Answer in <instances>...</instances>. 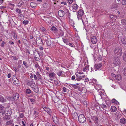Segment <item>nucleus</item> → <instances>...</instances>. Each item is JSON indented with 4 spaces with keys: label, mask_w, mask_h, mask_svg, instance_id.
Wrapping results in <instances>:
<instances>
[{
    "label": "nucleus",
    "mask_w": 126,
    "mask_h": 126,
    "mask_svg": "<svg viewBox=\"0 0 126 126\" xmlns=\"http://www.w3.org/2000/svg\"><path fill=\"white\" fill-rule=\"evenodd\" d=\"M113 63L115 66L119 65L120 64L121 61L117 56H116L114 57Z\"/></svg>",
    "instance_id": "nucleus-1"
},
{
    "label": "nucleus",
    "mask_w": 126,
    "mask_h": 126,
    "mask_svg": "<svg viewBox=\"0 0 126 126\" xmlns=\"http://www.w3.org/2000/svg\"><path fill=\"white\" fill-rule=\"evenodd\" d=\"M78 120L79 122L81 123L85 122L86 119L83 114H80L78 116Z\"/></svg>",
    "instance_id": "nucleus-2"
},
{
    "label": "nucleus",
    "mask_w": 126,
    "mask_h": 126,
    "mask_svg": "<svg viewBox=\"0 0 126 126\" xmlns=\"http://www.w3.org/2000/svg\"><path fill=\"white\" fill-rule=\"evenodd\" d=\"M75 74L76 76L77 77L75 79L77 81H80L81 79H83L85 77V75L84 74H80L79 72H76Z\"/></svg>",
    "instance_id": "nucleus-3"
},
{
    "label": "nucleus",
    "mask_w": 126,
    "mask_h": 126,
    "mask_svg": "<svg viewBox=\"0 0 126 126\" xmlns=\"http://www.w3.org/2000/svg\"><path fill=\"white\" fill-rule=\"evenodd\" d=\"M44 40L45 41L47 45L50 46L51 44V38L49 36L48 37L45 36L44 37Z\"/></svg>",
    "instance_id": "nucleus-4"
},
{
    "label": "nucleus",
    "mask_w": 126,
    "mask_h": 126,
    "mask_svg": "<svg viewBox=\"0 0 126 126\" xmlns=\"http://www.w3.org/2000/svg\"><path fill=\"white\" fill-rule=\"evenodd\" d=\"M2 115L3 116V119L4 120H8L10 119V116L11 114L10 113H9V114H8V113H7L6 114H4V112L3 111H1L0 112Z\"/></svg>",
    "instance_id": "nucleus-5"
},
{
    "label": "nucleus",
    "mask_w": 126,
    "mask_h": 126,
    "mask_svg": "<svg viewBox=\"0 0 126 126\" xmlns=\"http://www.w3.org/2000/svg\"><path fill=\"white\" fill-rule=\"evenodd\" d=\"M31 86L33 91L36 93H38L39 91V89L38 86L34 83H32Z\"/></svg>",
    "instance_id": "nucleus-6"
},
{
    "label": "nucleus",
    "mask_w": 126,
    "mask_h": 126,
    "mask_svg": "<svg viewBox=\"0 0 126 126\" xmlns=\"http://www.w3.org/2000/svg\"><path fill=\"white\" fill-rule=\"evenodd\" d=\"M114 53L115 54L120 55L121 56L122 55V49L119 47L116 48L114 51Z\"/></svg>",
    "instance_id": "nucleus-7"
},
{
    "label": "nucleus",
    "mask_w": 126,
    "mask_h": 126,
    "mask_svg": "<svg viewBox=\"0 0 126 126\" xmlns=\"http://www.w3.org/2000/svg\"><path fill=\"white\" fill-rule=\"evenodd\" d=\"M33 52L34 58L36 61L39 60L40 57V54L38 53V51H36L35 50L33 51Z\"/></svg>",
    "instance_id": "nucleus-8"
},
{
    "label": "nucleus",
    "mask_w": 126,
    "mask_h": 126,
    "mask_svg": "<svg viewBox=\"0 0 126 126\" xmlns=\"http://www.w3.org/2000/svg\"><path fill=\"white\" fill-rule=\"evenodd\" d=\"M84 13L83 11L82 10H79L78 13L77 17L79 20L81 19V16H83Z\"/></svg>",
    "instance_id": "nucleus-9"
},
{
    "label": "nucleus",
    "mask_w": 126,
    "mask_h": 126,
    "mask_svg": "<svg viewBox=\"0 0 126 126\" xmlns=\"http://www.w3.org/2000/svg\"><path fill=\"white\" fill-rule=\"evenodd\" d=\"M52 117L53 120L55 124H58L59 121V119L57 118V117L56 116V115H52Z\"/></svg>",
    "instance_id": "nucleus-10"
},
{
    "label": "nucleus",
    "mask_w": 126,
    "mask_h": 126,
    "mask_svg": "<svg viewBox=\"0 0 126 126\" xmlns=\"http://www.w3.org/2000/svg\"><path fill=\"white\" fill-rule=\"evenodd\" d=\"M19 97V94L18 93L14 94L12 97L13 100H16L18 99Z\"/></svg>",
    "instance_id": "nucleus-11"
},
{
    "label": "nucleus",
    "mask_w": 126,
    "mask_h": 126,
    "mask_svg": "<svg viewBox=\"0 0 126 126\" xmlns=\"http://www.w3.org/2000/svg\"><path fill=\"white\" fill-rule=\"evenodd\" d=\"M36 41L37 44H42L43 43L42 39L40 37H37Z\"/></svg>",
    "instance_id": "nucleus-12"
},
{
    "label": "nucleus",
    "mask_w": 126,
    "mask_h": 126,
    "mask_svg": "<svg viewBox=\"0 0 126 126\" xmlns=\"http://www.w3.org/2000/svg\"><path fill=\"white\" fill-rule=\"evenodd\" d=\"M91 41L92 43L95 44L97 42V39L96 37L95 36H93L91 38Z\"/></svg>",
    "instance_id": "nucleus-13"
},
{
    "label": "nucleus",
    "mask_w": 126,
    "mask_h": 126,
    "mask_svg": "<svg viewBox=\"0 0 126 126\" xmlns=\"http://www.w3.org/2000/svg\"><path fill=\"white\" fill-rule=\"evenodd\" d=\"M58 15L60 17H63L64 16V12L62 10H60L58 12Z\"/></svg>",
    "instance_id": "nucleus-14"
},
{
    "label": "nucleus",
    "mask_w": 126,
    "mask_h": 126,
    "mask_svg": "<svg viewBox=\"0 0 126 126\" xmlns=\"http://www.w3.org/2000/svg\"><path fill=\"white\" fill-rule=\"evenodd\" d=\"M102 66V64L101 63L99 64H95L94 66V68L95 69H98L100 68Z\"/></svg>",
    "instance_id": "nucleus-15"
},
{
    "label": "nucleus",
    "mask_w": 126,
    "mask_h": 126,
    "mask_svg": "<svg viewBox=\"0 0 126 126\" xmlns=\"http://www.w3.org/2000/svg\"><path fill=\"white\" fill-rule=\"evenodd\" d=\"M78 6L76 4H74L72 6V10L74 12L78 8Z\"/></svg>",
    "instance_id": "nucleus-16"
},
{
    "label": "nucleus",
    "mask_w": 126,
    "mask_h": 126,
    "mask_svg": "<svg viewBox=\"0 0 126 126\" xmlns=\"http://www.w3.org/2000/svg\"><path fill=\"white\" fill-rule=\"evenodd\" d=\"M120 123L122 124H125L126 123V119L124 118H122L120 121Z\"/></svg>",
    "instance_id": "nucleus-17"
},
{
    "label": "nucleus",
    "mask_w": 126,
    "mask_h": 126,
    "mask_svg": "<svg viewBox=\"0 0 126 126\" xmlns=\"http://www.w3.org/2000/svg\"><path fill=\"white\" fill-rule=\"evenodd\" d=\"M110 110L111 111L114 112L116 111L117 108L115 106H112L111 107Z\"/></svg>",
    "instance_id": "nucleus-18"
},
{
    "label": "nucleus",
    "mask_w": 126,
    "mask_h": 126,
    "mask_svg": "<svg viewBox=\"0 0 126 126\" xmlns=\"http://www.w3.org/2000/svg\"><path fill=\"white\" fill-rule=\"evenodd\" d=\"M44 20L46 22L49 23L50 21V18L49 17H47L44 16Z\"/></svg>",
    "instance_id": "nucleus-19"
},
{
    "label": "nucleus",
    "mask_w": 126,
    "mask_h": 126,
    "mask_svg": "<svg viewBox=\"0 0 126 126\" xmlns=\"http://www.w3.org/2000/svg\"><path fill=\"white\" fill-rule=\"evenodd\" d=\"M56 75V74L54 72L50 73L49 74V77L50 78H53Z\"/></svg>",
    "instance_id": "nucleus-20"
},
{
    "label": "nucleus",
    "mask_w": 126,
    "mask_h": 126,
    "mask_svg": "<svg viewBox=\"0 0 126 126\" xmlns=\"http://www.w3.org/2000/svg\"><path fill=\"white\" fill-rule=\"evenodd\" d=\"M71 85L72 87H74L75 89H78V90H79V89L80 88V87L77 85L76 84H71Z\"/></svg>",
    "instance_id": "nucleus-21"
},
{
    "label": "nucleus",
    "mask_w": 126,
    "mask_h": 126,
    "mask_svg": "<svg viewBox=\"0 0 126 126\" xmlns=\"http://www.w3.org/2000/svg\"><path fill=\"white\" fill-rule=\"evenodd\" d=\"M36 75L38 78V79L39 80H42V77L40 75L39 73L37 72Z\"/></svg>",
    "instance_id": "nucleus-22"
},
{
    "label": "nucleus",
    "mask_w": 126,
    "mask_h": 126,
    "mask_svg": "<svg viewBox=\"0 0 126 126\" xmlns=\"http://www.w3.org/2000/svg\"><path fill=\"white\" fill-rule=\"evenodd\" d=\"M92 119L94 121L96 122V123H98V119L97 117L95 116H94L92 117Z\"/></svg>",
    "instance_id": "nucleus-23"
},
{
    "label": "nucleus",
    "mask_w": 126,
    "mask_h": 126,
    "mask_svg": "<svg viewBox=\"0 0 126 126\" xmlns=\"http://www.w3.org/2000/svg\"><path fill=\"white\" fill-rule=\"evenodd\" d=\"M121 41L122 44L126 45V38H124L122 39Z\"/></svg>",
    "instance_id": "nucleus-24"
},
{
    "label": "nucleus",
    "mask_w": 126,
    "mask_h": 126,
    "mask_svg": "<svg viewBox=\"0 0 126 126\" xmlns=\"http://www.w3.org/2000/svg\"><path fill=\"white\" fill-rule=\"evenodd\" d=\"M114 79L117 80H120L121 79V76L120 75H118L116 76V78Z\"/></svg>",
    "instance_id": "nucleus-25"
},
{
    "label": "nucleus",
    "mask_w": 126,
    "mask_h": 126,
    "mask_svg": "<svg viewBox=\"0 0 126 126\" xmlns=\"http://www.w3.org/2000/svg\"><path fill=\"white\" fill-rule=\"evenodd\" d=\"M5 101V99H4V98L2 96H0V102L2 103H4Z\"/></svg>",
    "instance_id": "nucleus-26"
},
{
    "label": "nucleus",
    "mask_w": 126,
    "mask_h": 126,
    "mask_svg": "<svg viewBox=\"0 0 126 126\" xmlns=\"http://www.w3.org/2000/svg\"><path fill=\"white\" fill-rule=\"evenodd\" d=\"M112 102L116 104H119V103L115 99H113L112 100Z\"/></svg>",
    "instance_id": "nucleus-27"
},
{
    "label": "nucleus",
    "mask_w": 126,
    "mask_h": 126,
    "mask_svg": "<svg viewBox=\"0 0 126 126\" xmlns=\"http://www.w3.org/2000/svg\"><path fill=\"white\" fill-rule=\"evenodd\" d=\"M26 93L27 94H29L31 92V90L29 89H27L25 90Z\"/></svg>",
    "instance_id": "nucleus-28"
},
{
    "label": "nucleus",
    "mask_w": 126,
    "mask_h": 126,
    "mask_svg": "<svg viewBox=\"0 0 126 126\" xmlns=\"http://www.w3.org/2000/svg\"><path fill=\"white\" fill-rule=\"evenodd\" d=\"M40 29L41 31L44 32H47V31L46 29L43 27H41L40 28Z\"/></svg>",
    "instance_id": "nucleus-29"
},
{
    "label": "nucleus",
    "mask_w": 126,
    "mask_h": 126,
    "mask_svg": "<svg viewBox=\"0 0 126 126\" xmlns=\"http://www.w3.org/2000/svg\"><path fill=\"white\" fill-rule=\"evenodd\" d=\"M121 23L122 25H126V20L122 19L121 20Z\"/></svg>",
    "instance_id": "nucleus-30"
},
{
    "label": "nucleus",
    "mask_w": 126,
    "mask_h": 126,
    "mask_svg": "<svg viewBox=\"0 0 126 126\" xmlns=\"http://www.w3.org/2000/svg\"><path fill=\"white\" fill-rule=\"evenodd\" d=\"M13 122V121L12 120H10L7 122L6 123V125L7 126L9 125H10L12 124V123Z\"/></svg>",
    "instance_id": "nucleus-31"
},
{
    "label": "nucleus",
    "mask_w": 126,
    "mask_h": 126,
    "mask_svg": "<svg viewBox=\"0 0 126 126\" xmlns=\"http://www.w3.org/2000/svg\"><path fill=\"white\" fill-rule=\"evenodd\" d=\"M72 116L75 118L78 117V114L77 112H74L72 114Z\"/></svg>",
    "instance_id": "nucleus-32"
},
{
    "label": "nucleus",
    "mask_w": 126,
    "mask_h": 126,
    "mask_svg": "<svg viewBox=\"0 0 126 126\" xmlns=\"http://www.w3.org/2000/svg\"><path fill=\"white\" fill-rule=\"evenodd\" d=\"M123 58L124 60L126 62V52H125L124 54V55L123 57Z\"/></svg>",
    "instance_id": "nucleus-33"
},
{
    "label": "nucleus",
    "mask_w": 126,
    "mask_h": 126,
    "mask_svg": "<svg viewBox=\"0 0 126 126\" xmlns=\"http://www.w3.org/2000/svg\"><path fill=\"white\" fill-rule=\"evenodd\" d=\"M100 96L101 97V98L102 99H103V96L104 95L103 93L102 92H100L99 93Z\"/></svg>",
    "instance_id": "nucleus-34"
},
{
    "label": "nucleus",
    "mask_w": 126,
    "mask_h": 126,
    "mask_svg": "<svg viewBox=\"0 0 126 126\" xmlns=\"http://www.w3.org/2000/svg\"><path fill=\"white\" fill-rule=\"evenodd\" d=\"M30 5L32 8H34L35 7V3L33 2H31L30 3Z\"/></svg>",
    "instance_id": "nucleus-35"
},
{
    "label": "nucleus",
    "mask_w": 126,
    "mask_h": 126,
    "mask_svg": "<svg viewBox=\"0 0 126 126\" xmlns=\"http://www.w3.org/2000/svg\"><path fill=\"white\" fill-rule=\"evenodd\" d=\"M51 30L53 31H56L57 29V28L55 27L54 26H53L51 28Z\"/></svg>",
    "instance_id": "nucleus-36"
},
{
    "label": "nucleus",
    "mask_w": 126,
    "mask_h": 126,
    "mask_svg": "<svg viewBox=\"0 0 126 126\" xmlns=\"http://www.w3.org/2000/svg\"><path fill=\"white\" fill-rule=\"evenodd\" d=\"M63 39V41L64 43L66 44V45H69V42L67 41L65 39H64V38Z\"/></svg>",
    "instance_id": "nucleus-37"
},
{
    "label": "nucleus",
    "mask_w": 126,
    "mask_h": 126,
    "mask_svg": "<svg viewBox=\"0 0 126 126\" xmlns=\"http://www.w3.org/2000/svg\"><path fill=\"white\" fill-rule=\"evenodd\" d=\"M14 79H13V81L14 83L16 85H18V83H17V82H18V80L17 79L16 80H14Z\"/></svg>",
    "instance_id": "nucleus-38"
},
{
    "label": "nucleus",
    "mask_w": 126,
    "mask_h": 126,
    "mask_svg": "<svg viewBox=\"0 0 126 126\" xmlns=\"http://www.w3.org/2000/svg\"><path fill=\"white\" fill-rule=\"evenodd\" d=\"M16 11L18 13L20 14L22 12L20 9L16 8Z\"/></svg>",
    "instance_id": "nucleus-39"
},
{
    "label": "nucleus",
    "mask_w": 126,
    "mask_h": 126,
    "mask_svg": "<svg viewBox=\"0 0 126 126\" xmlns=\"http://www.w3.org/2000/svg\"><path fill=\"white\" fill-rule=\"evenodd\" d=\"M63 72L62 71H60L59 72H58L57 73V75L59 76H62V74Z\"/></svg>",
    "instance_id": "nucleus-40"
},
{
    "label": "nucleus",
    "mask_w": 126,
    "mask_h": 126,
    "mask_svg": "<svg viewBox=\"0 0 126 126\" xmlns=\"http://www.w3.org/2000/svg\"><path fill=\"white\" fill-rule=\"evenodd\" d=\"M23 64L24 65H25L26 68H27L28 67V65L27 64V63L25 61H23Z\"/></svg>",
    "instance_id": "nucleus-41"
},
{
    "label": "nucleus",
    "mask_w": 126,
    "mask_h": 126,
    "mask_svg": "<svg viewBox=\"0 0 126 126\" xmlns=\"http://www.w3.org/2000/svg\"><path fill=\"white\" fill-rule=\"evenodd\" d=\"M122 4L123 5H125L126 4V0H124L122 1Z\"/></svg>",
    "instance_id": "nucleus-42"
},
{
    "label": "nucleus",
    "mask_w": 126,
    "mask_h": 126,
    "mask_svg": "<svg viewBox=\"0 0 126 126\" xmlns=\"http://www.w3.org/2000/svg\"><path fill=\"white\" fill-rule=\"evenodd\" d=\"M83 104L85 106H87V103L86 101H83Z\"/></svg>",
    "instance_id": "nucleus-43"
},
{
    "label": "nucleus",
    "mask_w": 126,
    "mask_h": 126,
    "mask_svg": "<svg viewBox=\"0 0 126 126\" xmlns=\"http://www.w3.org/2000/svg\"><path fill=\"white\" fill-rule=\"evenodd\" d=\"M124 74L125 76H126V67L124 68L123 69Z\"/></svg>",
    "instance_id": "nucleus-44"
},
{
    "label": "nucleus",
    "mask_w": 126,
    "mask_h": 126,
    "mask_svg": "<svg viewBox=\"0 0 126 126\" xmlns=\"http://www.w3.org/2000/svg\"><path fill=\"white\" fill-rule=\"evenodd\" d=\"M6 44V43L4 41L2 42V43L1 44V46L2 47H3L5 44Z\"/></svg>",
    "instance_id": "nucleus-45"
},
{
    "label": "nucleus",
    "mask_w": 126,
    "mask_h": 126,
    "mask_svg": "<svg viewBox=\"0 0 126 126\" xmlns=\"http://www.w3.org/2000/svg\"><path fill=\"white\" fill-rule=\"evenodd\" d=\"M23 23L24 24L26 25L28 23V21L27 20H24L23 21Z\"/></svg>",
    "instance_id": "nucleus-46"
},
{
    "label": "nucleus",
    "mask_w": 126,
    "mask_h": 126,
    "mask_svg": "<svg viewBox=\"0 0 126 126\" xmlns=\"http://www.w3.org/2000/svg\"><path fill=\"white\" fill-rule=\"evenodd\" d=\"M39 51V50H38V53H40V55H43V51Z\"/></svg>",
    "instance_id": "nucleus-47"
},
{
    "label": "nucleus",
    "mask_w": 126,
    "mask_h": 126,
    "mask_svg": "<svg viewBox=\"0 0 126 126\" xmlns=\"http://www.w3.org/2000/svg\"><path fill=\"white\" fill-rule=\"evenodd\" d=\"M35 67L36 68H38L40 69L41 68L40 67V66L38 65L37 64H35Z\"/></svg>",
    "instance_id": "nucleus-48"
},
{
    "label": "nucleus",
    "mask_w": 126,
    "mask_h": 126,
    "mask_svg": "<svg viewBox=\"0 0 126 126\" xmlns=\"http://www.w3.org/2000/svg\"><path fill=\"white\" fill-rule=\"evenodd\" d=\"M39 51H44V48L42 47H40L39 48Z\"/></svg>",
    "instance_id": "nucleus-49"
},
{
    "label": "nucleus",
    "mask_w": 126,
    "mask_h": 126,
    "mask_svg": "<svg viewBox=\"0 0 126 126\" xmlns=\"http://www.w3.org/2000/svg\"><path fill=\"white\" fill-rule=\"evenodd\" d=\"M66 14L67 15H68L69 16H70V13L69 12V11L68 9H67L66 10Z\"/></svg>",
    "instance_id": "nucleus-50"
},
{
    "label": "nucleus",
    "mask_w": 126,
    "mask_h": 126,
    "mask_svg": "<svg viewBox=\"0 0 126 126\" xmlns=\"http://www.w3.org/2000/svg\"><path fill=\"white\" fill-rule=\"evenodd\" d=\"M45 126H51L50 124L48 122H47L45 124Z\"/></svg>",
    "instance_id": "nucleus-51"
},
{
    "label": "nucleus",
    "mask_w": 126,
    "mask_h": 126,
    "mask_svg": "<svg viewBox=\"0 0 126 126\" xmlns=\"http://www.w3.org/2000/svg\"><path fill=\"white\" fill-rule=\"evenodd\" d=\"M101 106L102 108H107V107L106 105L104 104H102L101 105Z\"/></svg>",
    "instance_id": "nucleus-52"
},
{
    "label": "nucleus",
    "mask_w": 126,
    "mask_h": 126,
    "mask_svg": "<svg viewBox=\"0 0 126 126\" xmlns=\"http://www.w3.org/2000/svg\"><path fill=\"white\" fill-rule=\"evenodd\" d=\"M38 114V112H37L36 111H34V112L33 113V114L34 115H35V116H36V117L37 116V115Z\"/></svg>",
    "instance_id": "nucleus-53"
},
{
    "label": "nucleus",
    "mask_w": 126,
    "mask_h": 126,
    "mask_svg": "<svg viewBox=\"0 0 126 126\" xmlns=\"http://www.w3.org/2000/svg\"><path fill=\"white\" fill-rule=\"evenodd\" d=\"M30 100L32 102H34L35 101V100L33 99L30 98Z\"/></svg>",
    "instance_id": "nucleus-54"
},
{
    "label": "nucleus",
    "mask_w": 126,
    "mask_h": 126,
    "mask_svg": "<svg viewBox=\"0 0 126 126\" xmlns=\"http://www.w3.org/2000/svg\"><path fill=\"white\" fill-rule=\"evenodd\" d=\"M4 108V107L1 105H0V110H3Z\"/></svg>",
    "instance_id": "nucleus-55"
},
{
    "label": "nucleus",
    "mask_w": 126,
    "mask_h": 126,
    "mask_svg": "<svg viewBox=\"0 0 126 126\" xmlns=\"http://www.w3.org/2000/svg\"><path fill=\"white\" fill-rule=\"evenodd\" d=\"M97 80L95 79H93L92 80L94 84H96Z\"/></svg>",
    "instance_id": "nucleus-56"
},
{
    "label": "nucleus",
    "mask_w": 126,
    "mask_h": 126,
    "mask_svg": "<svg viewBox=\"0 0 126 126\" xmlns=\"http://www.w3.org/2000/svg\"><path fill=\"white\" fill-rule=\"evenodd\" d=\"M9 43L10 44H11V45H14V43L13 41H10L9 42Z\"/></svg>",
    "instance_id": "nucleus-57"
},
{
    "label": "nucleus",
    "mask_w": 126,
    "mask_h": 126,
    "mask_svg": "<svg viewBox=\"0 0 126 126\" xmlns=\"http://www.w3.org/2000/svg\"><path fill=\"white\" fill-rule=\"evenodd\" d=\"M66 89L65 87H63V91L64 92H66Z\"/></svg>",
    "instance_id": "nucleus-58"
},
{
    "label": "nucleus",
    "mask_w": 126,
    "mask_h": 126,
    "mask_svg": "<svg viewBox=\"0 0 126 126\" xmlns=\"http://www.w3.org/2000/svg\"><path fill=\"white\" fill-rule=\"evenodd\" d=\"M76 78V77L75 76H73L72 77V80H75Z\"/></svg>",
    "instance_id": "nucleus-59"
},
{
    "label": "nucleus",
    "mask_w": 126,
    "mask_h": 126,
    "mask_svg": "<svg viewBox=\"0 0 126 126\" xmlns=\"http://www.w3.org/2000/svg\"><path fill=\"white\" fill-rule=\"evenodd\" d=\"M64 35V33L63 32L61 31L60 32V35L61 36H63Z\"/></svg>",
    "instance_id": "nucleus-60"
},
{
    "label": "nucleus",
    "mask_w": 126,
    "mask_h": 126,
    "mask_svg": "<svg viewBox=\"0 0 126 126\" xmlns=\"http://www.w3.org/2000/svg\"><path fill=\"white\" fill-rule=\"evenodd\" d=\"M87 67H85L84 68H83V71H85L87 70L88 69Z\"/></svg>",
    "instance_id": "nucleus-61"
},
{
    "label": "nucleus",
    "mask_w": 126,
    "mask_h": 126,
    "mask_svg": "<svg viewBox=\"0 0 126 126\" xmlns=\"http://www.w3.org/2000/svg\"><path fill=\"white\" fill-rule=\"evenodd\" d=\"M69 3L70 4H71L73 2V0H68Z\"/></svg>",
    "instance_id": "nucleus-62"
},
{
    "label": "nucleus",
    "mask_w": 126,
    "mask_h": 126,
    "mask_svg": "<svg viewBox=\"0 0 126 126\" xmlns=\"http://www.w3.org/2000/svg\"><path fill=\"white\" fill-rule=\"evenodd\" d=\"M33 77H34V78L35 80H36L37 79V76L36 75H34Z\"/></svg>",
    "instance_id": "nucleus-63"
},
{
    "label": "nucleus",
    "mask_w": 126,
    "mask_h": 126,
    "mask_svg": "<svg viewBox=\"0 0 126 126\" xmlns=\"http://www.w3.org/2000/svg\"><path fill=\"white\" fill-rule=\"evenodd\" d=\"M19 116L21 118H23L24 116V115L22 114L21 113L20 114Z\"/></svg>",
    "instance_id": "nucleus-64"
}]
</instances>
